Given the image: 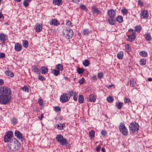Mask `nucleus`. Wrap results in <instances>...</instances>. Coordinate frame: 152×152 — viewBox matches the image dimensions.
I'll list each match as a JSON object with an SVG mask.
<instances>
[{
	"label": "nucleus",
	"mask_w": 152,
	"mask_h": 152,
	"mask_svg": "<svg viewBox=\"0 0 152 152\" xmlns=\"http://www.w3.org/2000/svg\"><path fill=\"white\" fill-rule=\"evenodd\" d=\"M11 90L5 86L0 87V103L5 105L8 104L11 99Z\"/></svg>",
	"instance_id": "nucleus-1"
},
{
	"label": "nucleus",
	"mask_w": 152,
	"mask_h": 152,
	"mask_svg": "<svg viewBox=\"0 0 152 152\" xmlns=\"http://www.w3.org/2000/svg\"><path fill=\"white\" fill-rule=\"evenodd\" d=\"M64 36L67 39H71L73 36V32L70 28H66L63 31Z\"/></svg>",
	"instance_id": "nucleus-2"
},
{
	"label": "nucleus",
	"mask_w": 152,
	"mask_h": 152,
	"mask_svg": "<svg viewBox=\"0 0 152 152\" xmlns=\"http://www.w3.org/2000/svg\"><path fill=\"white\" fill-rule=\"evenodd\" d=\"M13 135V132L11 131L7 132L4 137V141L5 142H10Z\"/></svg>",
	"instance_id": "nucleus-3"
},
{
	"label": "nucleus",
	"mask_w": 152,
	"mask_h": 152,
	"mask_svg": "<svg viewBox=\"0 0 152 152\" xmlns=\"http://www.w3.org/2000/svg\"><path fill=\"white\" fill-rule=\"evenodd\" d=\"M130 131L132 133L137 132L139 129V125L137 123L135 122L131 123L129 126Z\"/></svg>",
	"instance_id": "nucleus-4"
},
{
	"label": "nucleus",
	"mask_w": 152,
	"mask_h": 152,
	"mask_svg": "<svg viewBox=\"0 0 152 152\" xmlns=\"http://www.w3.org/2000/svg\"><path fill=\"white\" fill-rule=\"evenodd\" d=\"M56 140L58 142H60L62 145H67L68 143L67 140L66 139L64 138L63 136L61 134L57 135Z\"/></svg>",
	"instance_id": "nucleus-5"
},
{
	"label": "nucleus",
	"mask_w": 152,
	"mask_h": 152,
	"mask_svg": "<svg viewBox=\"0 0 152 152\" xmlns=\"http://www.w3.org/2000/svg\"><path fill=\"white\" fill-rule=\"evenodd\" d=\"M118 127L120 131L124 135L126 136L128 135V130L123 123H120Z\"/></svg>",
	"instance_id": "nucleus-6"
},
{
	"label": "nucleus",
	"mask_w": 152,
	"mask_h": 152,
	"mask_svg": "<svg viewBox=\"0 0 152 152\" xmlns=\"http://www.w3.org/2000/svg\"><path fill=\"white\" fill-rule=\"evenodd\" d=\"M20 146L18 142L17 143L12 142L9 146V148L12 151H15L19 148Z\"/></svg>",
	"instance_id": "nucleus-7"
},
{
	"label": "nucleus",
	"mask_w": 152,
	"mask_h": 152,
	"mask_svg": "<svg viewBox=\"0 0 152 152\" xmlns=\"http://www.w3.org/2000/svg\"><path fill=\"white\" fill-rule=\"evenodd\" d=\"M69 94L65 93L61 95L60 97V101L62 103H65L69 100L70 97H68Z\"/></svg>",
	"instance_id": "nucleus-8"
},
{
	"label": "nucleus",
	"mask_w": 152,
	"mask_h": 152,
	"mask_svg": "<svg viewBox=\"0 0 152 152\" xmlns=\"http://www.w3.org/2000/svg\"><path fill=\"white\" fill-rule=\"evenodd\" d=\"M149 15L148 12L146 10H142L140 12V16L141 18L142 19L147 18Z\"/></svg>",
	"instance_id": "nucleus-9"
},
{
	"label": "nucleus",
	"mask_w": 152,
	"mask_h": 152,
	"mask_svg": "<svg viewBox=\"0 0 152 152\" xmlns=\"http://www.w3.org/2000/svg\"><path fill=\"white\" fill-rule=\"evenodd\" d=\"M107 14L109 15V18H114L116 15V10L111 9L108 10Z\"/></svg>",
	"instance_id": "nucleus-10"
},
{
	"label": "nucleus",
	"mask_w": 152,
	"mask_h": 152,
	"mask_svg": "<svg viewBox=\"0 0 152 152\" xmlns=\"http://www.w3.org/2000/svg\"><path fill=\"white\" fill-rule=\"evenodd\" d=\"M8 39L7 36L3 33H0V40L2 42L3 44H4L5 42Z\"/></svg>",
	"instance_id": "nucleus-11"
},
{
	"label": "nucleus",
	"mask_w": 152,
	"mask_h": 152,
	"mask_svg": "<svg viewBox=\"0 0 152 152\" xmlns=\"http://www.w3.org/2000/svg\"><path fill=\"white\" fill-rule=\"evenodd\" d=\"M15 136L17 138L21 141L23 140V136L22 134L18 130H16L15 131L14 133Z\"/></svg>",
	"instance_id": "nucleus-12"
},
{
	"label": "nucleus",
	"mask_w": 152,
	"mask_h": 152,
	"mask_svg": "<svg viewBox=\"0 0 152 152\" xmlns=\"http://www.w3.org/2000/svg\"><path fill=\"white\" fill-rule=\"evenodd\" d=\"M91 10L92 12L96 15H98L99 13H100V11L98 9L95 5H93L91 7Z\"/></svg>",
	"instance_id": "nucleus-13"
},
{
	"label": "nucleus",
	"mask_w": 152,
	"mask_h": 152,
	"mask_svg": "<svg viewBox=\"0 0 152 152\" xmlns=\"http://www.w3.org/2000/svg\"><path fill=\"white\" fill-rule=\"evenodd\" d=\"M42 28V25L41 24H37L35 26V31L37 32H39L41 31Z\"/></svg>",
	"instance_id": "nucleus-14"
},
{
	"label": "nucleus",
	"mask_w": 152,
	"mask_h": 152,
	"mask_svg": "<svg viewBox=\"0 0 152 152\" xmlns=\"http://www.w3.org/2000/svg\"><path fill=\"white\" fill-rule=\"evenodd\" d=\"M108 23L111 25H114L116 23V20L114 18H108Z\"/></svg>",
	"instance_id": "nucleus-15"
},
{
	"label": "nucleus",
	"mask_w": 152,
	"mask_h": 152,
	"mask_svg": "<svg viewBox=\"0 0 152 152\" xmlns=\"http://www.w3.org/2000/svg\"><path fill=\"white\" fill-rule=\"evenodd\" d=\"M15 49L16 51H20L22 49V46L20 43H16L15 45Z\"/></svg>",
	"instance_id": "nucleus-16"
},
{
	"label": "nucleus",
	"mask_w": 152,
	"mask_h": 152,
	"mask_svg": "<svg viewBox=\"0 0 152 152\" xmlns=\"http://www.w3.org/2000/svg\"><path fill=\"white\" fill-rule=\"evenodd\" d=\"M50 25H54L55 26H57L60 24V23L58 22L56 19H53L50 22Z\"/></svg>",
	"instance_id": "nucleus-17"
},
{
	"label": "nucleus",
	"mask_w": 152,
	"mask_h": 152,
	"mask_svg": "<svg viewBox=\"0 0 152 152\" xmlns=\"http://www.w3.org/2000/svg\"><path fill=\"white\" fill-rule=\"evenodd\" d=\"M131 34L130 35H128L129 38L130 39L131 41H133L134 40L135 38V32H133V33H131Z\"/></svg>",
	"instance_id": "nucleus-18"
},
{
	"label": "nucleus",
	"mask_w": 152,
	"mask_h": 152,
	"mask_svg": "<svg viewBox=\"0 0 152 152\" xmlns=\"http://www.w3.org/2000/svg\"><path fill=\"white\" fill-rule=\"evenodd\" d=\"M32 71L36 73L39 74L41 71L40 69H39L37 66H34L32 67Z\"/></svg>",
	"instance_id": "nucleus-19"
},
{
	"label": "nucleus",
	"mask_w": 152,
	"mask_h": 152,
	"mask_svg": "<svg viewBox=\"0 0 152 152\" xmlns=\"http://www.w3.org/2000/svg\"><path fill=\"white\" fill-rule=\"evenodd\" d=\"M5 73L7 76H9L11 77H12L14 76L13 73L9 70L8 71H5Z\"/></svg>",
	"instance_id": "nucleus-20"
},
{
	"label": "nucleus",
	"mask_w": 152,
	"mask_h": 152,
	"mask_svg": "<svg viewBox=\"0 0 152 152\" xmlns=\"http://www.w3.org/2000/svg\"><path fill=\"white\" fill-rule=\"evenodd\" d=\"M96 97L94 94H91L89 96V99L90 102H94L96 100Z\"/></svg>",
	"instance_id": "nucleus-21"
},
{
	"label": "nucleus",
	"mask_w": 152,
	"mask_h": 152,
	"mask_svg": "<svg viewBox=\"0 0 152 152\" xmlns=\"http://www.w3.org/2000/svg\"><path fill=\"white\" fill-rule=\"evenodd\" d=\"M53 3L58 6H61L62 3V0H53Z\"/></svg>",
	"instance_id": "nucleus-22"
},
{
	"label": "nucleus",
	"mask_w": 152,
	"mask_h": 152,
	"mask_svg": "<svg viewBox=\"0 0 152 152\" xmlns=\"http://www.w3.org/2000/svg\"><path fill=\"white\" fill-rule=\"evenodd\" d=\"M55 67L59 71H62L63 70V66L61 64H58L56 65Z\"/></svg>",
	"instance_id": "nucleus-23"
},
{
	"label": "nucleus",
	"mask_w": 152,
	"mask_h": 152,
	"mask_svg": "<svg viewBox=\"0 0 152 152\" xmlns=\"http://www.w3.org/2000/svg\"><path fill=\"white\" fill-rule=\"evenodd\" d=\"M124 56V52L122 51H119L117 54V57L119 59H121L123 58Z\"/></svg>",
	"instance_id": "nucleus-24"
},
{
	"label": "nucleus",
	"mask_w": 152,
	"mask_h": 152,
	"mask_svg": "<svg viewBox=\"0 0 152 152\" xmlns=\"http://www.w3.org/2000/svg\"><path fill=\"white\" fill-rule=\"evenodd\" d=\"M48 69L46 67L42 66L41 68L42 73V74H45L48 72Z\"/></svg>",
	"instance_id": "nucleus-25"
},
{
	"label": "nucleus",
	"mask_w": 152,
	"mask_h": 152,
	"mask_svg": "<svg viewBox=\"0 0 152 152\" xmlns=\"http://www.w3.org/2000/svg\"><path fill=\"white\" fill-rule=\"evenodd\" d=\"M115 106L118 109H120L123 106V103L121 102H117L115 104Z\"/></svg>",
	"instance_id": "nucleus-26"
},
{
	"label": "nucleus",
	"mask_w": 152,
	"mask_h": 152,
	"mask_svg": "<svg viewBox=\"0 0 152 152\" xmlns=\"http://www.w3.org/2000/svg\"><path fill=\"white\" fill-rule=\"evenodd\" d=\"M78 100L80 103H83L84 102V99L82 95H79L78 97Z\"/></svg>",
	"instance_id": "nucleus-27"
},
{
	"label": "nucleus",
	"mask_w": 152,
	"mask_h": 152,
	"mask_svg": "<svg viewBox=\"0 0 152 152\" xmlns=\"http://www.w3.org/2000/svg\"><path fill=\"white\" fill-rule=\"evenodd\" d=\"M116 20L119 23H121L123 21V17L119 15L116 18Z\"/></svg>",
	"instance_id": "nucleus-28"
},
{
	"label": "nucleus",
	"mask_w": 152,
	"mask_h": 152,
	"mask_svg": "<svg viewBox=\"0 0 152 152\" xmlns=\"http://www.w3.org/2000/svg\"><path fill=\"white\" fill-rule=\"evenodd\" d=\"M52 73L56 76H57L60 74V71L57 69H54L52 70Z\"/></svg>",
	"instance_id": "nucleus-29"
},
{
	"label": "nucleus",
	"mask_w": 152,
	"mask_h": 152,
	"mask_svg": "<svg viewBox=\"0 0 152 152\" xmlns=\"http://www.w3.org/2000/svg\"><path fill=\"white\" fill-rule=\"evenodd\" d=\"M130 86L132 87H134L136 86L135 82L133 78H131L130 80Z\"/></svg>",
	"instance_id": "nucleus-30"
},
{
	"label": "nucleus",
	"mask_w": 152,
	"mask_h": 152,
	"mask_svg": "<svg viewBox=\"0 0 152 152\" xmlns=\"http://www.w3.org/2000/svg\"><path fill=\"white\" fill-rule=\"evenodd\" d=\"M146 63V59L145 58H142L140 61V64L141 66H144Z\"/></svg>",
	"instance_id": "nucleus-31"
},
{
	"label": "nucleus",
	"mask_w": 152,
	"mask_h": 152,
	"mask_svg": "<svg viewBox=\"0 0 152 152\" xmlns=\"http://www.w3.org/2000/svg\"><path fill=\"white\" fill-rule=\"evenodd\" d=\"M139 54L140 56L144 57H146L148 55L147 53L145 51H140L139 53Z\"/></svg>",
	"instance_id": "nucleus-32"
},
{
	"label": "nucleus",
	"mask_w": 152,
	"mask_h": 152,
	"mask_svg": "<svg viewBox=\"0 0 152 152\" xmlns=\"http://www.w3.org/2000/svg\"><path fill=\"white\" fill-rule=\"evenodd\" d=\"M57 128L60 129V130H62L63 129H64V127H65V124H58L57 125Z\"/></svg>",
	"instance_id": "nucleus-33"
},
{
	"label": "nucleus",
	"mask_w": 152,
	"mask_h": 152,
	"mask_svg": "<svg viewBox=\"0 0 152 152\" xmlns=\"http://www.w3.org/2000/svg\"><path fill=\"white\" fill-rule=\"evenodd\" d=\"M83 64L84 66L86 67L88 66L90 64V61L88 60H85L83 62Z\"/></svg>",
	"instance_id": "nucleus-34"
},
{
	"label": "nucleus",
	"mask_w": 152,
	"mask_h": 152,
	"mask_svg": "<svg viewBox=\"0 0 152 152\" xmlns=\"http://www.w3.org/2000/svg\"><path fill=\"white\" fill-rule=\"evenodd\" d=\"M23 46L25 48H26L28 46V42L27 40H23L22 42Z\"/></svg>",
	"instance_id": "nucleus-35"
},
{
	"label": "nucleus",
	"mask_w": 152,
	"mask_h": 152,
	"mask_svg": "<svg viewBox=\"0 0 152 152\" xmlns=\"http://www.w3.org/2000/svg\"><path fill=\"white\" fill-rule=\"evenodd\" d=\"M84 71V69L81 68H78L77 69V72L79 74L83 73Z\"/></svg>",
	"instance_id": "nucleus-36"
},
{
	"label": "nucleus",
	"mask_w": 152,
	"mask_h": 152,
	"mask_svg": "<svg viewBox=\"0 0 152 152\" xmlns=\"http://www.w3.org/2000/svg\"><path fill=\"white\" fill-rule=\"evenodd\" d=\"M107 100L109 102L111 103L113 101L114 99L113 97L110 96L107 98Z\"/></svg>",
	"instance_id": "nucleus-37"
},
{
	"label": "nucleus",
	"mask_w": 152,
	"mask_h": 152,
	"mask_svg": "<svg viewBox=\"0 0 152 152\" xmlns=\"http://www.w3.org/2000/svg\"><path fill=\"white\" fill-rule=\"evenodd\" d=\"M141 29V27L140 26H137L135 27V30L137 32H139Z\"/></svg>",
	"instance_id": "nucleus-38"
},
{
	"label": "nucleus",
	"mask_w": 152,
	"mask_h": 152,
	"mask_svg": "<svg viewBox=\"0 0 152 152\" xmlns=\"http://www.w3.org/2000/svg\"><path fill=\"white\" fill-rule=\"evenodd\" d=\"M95 132L93 130H92L89 132V135L92 138H94L95 136Z\"/></svg>",
	"instance_id": "nucleus-39"
},
{
	"label": "nucleus",
	"mask_w": 152,
	"mask_h": 152,
	"mask_svg": "<svg viewBox=\"0 0 152 152\" xmlns=\"http://www.w3.org/2000/svg\"><path fill=\"white\" fill-rule=\"evenodd\" d=\"M90 32L88 29H84L83 32V34L84 35H88L89 34Z\"/></svg>",
	"instance_id": "nucleus-40"
},
{
	"label": "nucleus",
	"mask_w": 152,
	"mask_h": 152,
	"mask_svg": "<svg viewBox=\"0 0 152 152\" xmlns=\"http://www.w3.org/2000/svg\"><path fill=\"white\" fill-rule=\"evenodd\" d=\"M145 39L146 41L148 42L151 40V36L150 34H146Z\"/></svg>",
	"instance_id": "nucleus-41"
},
{
	"label": "nucleus",
	"mask_w": 152,
	"mask_h": 152,
	"mask_svg": "<svg viewBox=\"0 0 152 152\" xmlns=\"http://www.w3.org/2000/svg\"><path fill=\"white\" fill-rule=\"evenodd\" d=\"M66 24L67 26H68L69 27H72V22L69 20H66Z\"/></svg>",
	"instance_id": "nucleus-42"
},
{
	"label": "nucleus",
	"mask_w": 152,
	"mask_h": 152,
	"mask_svg": "<svg viewBox=\"0 0 152 152\" xmlns=\"http://www.w3.org/2000/svg\"><path fill=\"white\" fill-rule=\"evenodd\" d=\"M101 133L103 137H107V131L105 130H102L101 131Z\"/></svg>",
	"instance_id": "nucleus-43"
},
{
	"label": "nucleus",
	"mask_w": 152,
	"mask_h": 152,
	"mask_svg": "<svg viewBox=\"0 0 152 152\" xmlns=\"http://www.w3.org/2000/svg\"><path fill=\"white\" fill-rule=\"evenodd\" d=\"M38 102L40 105L42 106L43 103V100L41 98H39L38 99Z\"/></svg>",
	"instance_id": "nucleus-44"
},
{
	"label": "nucleus",
	"mask_w": 152,
	"mask_h": 152,
	"mask_svg": "<svg viewBox=\"0 0 152 152\" xmlns=\"http://www.w3.org/2000/svg\"><path fill=\"white\" fill-rule=\"evenodd\" d=\"M80 8H81V9L84 10L86 12L87 11V9L86 7V6L83 4L82 5H81L80 6Z\"/></svg>",
	"instance_id": "nucleus-45"
},
{
	"label": "nucleus",
	"mask_w": 152,
	"mask_h": 152,
	"mask_svg": "<svg viewBox=\"0 0 152 152\" xmlns=\"http://www.w3.org/2000/svg\"><path fill=\"white\" fill-rule=\"evenodd\" d=\"M22 90L25 92H28V89L27 86H24L22 88Z\"/></svg>",
	"instance_id": "nucleus-46"
},
{
	"label": "nucleus",
	"mask_w": 152,
	"mask_h": 152,
	"mask_svg": "<svg viewBox=\"0 0 152 152\" xmlns=\"http://www.w3.org/2000/svg\"><path fill=\"white\" fill-rule=\"evenodd\" d=\"M121 12L124 15H126L128 13V10L126 9H123L121 10Z\"/></svg>",
	"instance_id": "nucleus-47"
},
{
	"label": "nucleus",
	"mask_w": 152,
	"mask_h": 152,
	"mask_svg": "<svg viewBox=\"0 0 152 152\" xmlns=\"http://www.w3.org/2000/svg\"><path fill=\"white\" fill-rule=\"evenodd\" d=\"M76 92H74L73 91H71L69 92V97H70L72 96H74L75 94V93H76Z\"/></svg>",
	"instance_id": "nucleus-48"
},
{
	"label": "nucleus",
	"mask_w": 152,
	"mask_h": 152,
	"mask_svg": "<svg viewBox=\"0 0 152 152\" xmlns=\"http://www.w3.org/2000/svg\"><path fill=\"white\" fill-rule=\"evenodd\" d=\"M85 79L84 77H83L81 79H79V82L80 84H83L84 83Z\"/></svg>",
	"instance_id": "nucleus-49"
},
{
	"label": "nucleus",
	"mask_w": 152,
	"mask_h": 152,
	"mask_svg": "<svg viewBox=\"0 0 152 152\" xmlns=\"http://www.w3.org/2000/svg\"><path fill=\"white\" fill-rule=\"evenodd\" d=\"M77 92H76V93H75V94L73 96V99L75 101H76L77 100Z\"/></svg>",
	"instance_id": "nucleus-50"
},
{
	"label": "nucleus",
	"mask_w": 152,
	"mask_h": 152,
	"mask_svg": "<svg viewBox=\"0 0 152 152\" xmlns=\"http://www.w3.org/2000/svg\"><path fill=\"white\" fill-rule=\"evenodd\" d=\"M55 110L56 112L59 111L61 110V108L58 106L55 107Z\"/></svg>",
	"instance_id": "nucleus-51"
},
{
	"label": "nucleus",
	"mask_w": 152,
	"mask_h": 152,
	"mask_svg": "<svg viewBox=\"0 0 152 152\" xmlns=\"http://www.w3.org/2000/svg\"><path fill=\"white\" fill-rule=\"evenodd\" d=\"M97 76L98 78L100 79L103 77V74L102 72L99 73H98Z\"/></svg>",
	"instance_id": "nucleus-52"
},
{
	"label": "nucleus",
	"mask_w": 152,
	"mask_h": 152,
	"mask_svg": "<svg viewBox=\"0 0 152 152\" xmlns=\"http://www.w3.org/2000/svg\"><path fill=\"white\" fill-rule=\"evenodd\" d=\"M28 3H29L28 2H27L24 0L23 2V5L25 7H28L29 5Z\"/></svg>",
	"instance_id": "nucleus-53"
},
{
	"label": "nucleus",
	"mask_w": 152,
	"mask_h": 152,
	"mask_svg": "<svg viewBox=\"0 0 152 152\" xmlns=\"http://www.w3.org/2000/svg\"><path fill=\"white\" fill-rule=\"evenodd\" d=\"M5 54L3 53H0V58H3L5 57Z\"/></svg>",
	"instance_id": "nucleus-54"
},
{
	"label": "nucleus",
	"mask_w": 152,
	"mask_h": 152,
	"mask_svg": "<svg viewBox=\"0 0 152 152\" xmlns=\"http://www.w3.org/2000/svg\"><path fill=\"white\" fill-rule=\"evenodd\" d=\"M124 101L125 103H129L131 102L130 99L129 98H125Z\"/></svg>",
	"instance_id": "nucleus-55"
},
{
	"label": "nucleus",
	"mask_w": 152,
	"mask_h": 152,
	"mask_svg": "<svg viewBox=\"0 0 152 152\" xmlns=\"http://www.w3.org/2000/svg\"><path fill=\"white\" fill-rule=\"evenodd\" d=\"M38 79L39 80H40L41 81H43L45 80V79L44 78V77L42 75H39V76Z\"/></svg>",
	"instance_id": "nucleus-56"
},
{
	"label": "nucleus",
	"mask_w": 152,
	"mask_h": 152,
	"mask_svg": "<svg viewBox=\"0 0 152 152\" xmlns=\"http://www.w3.org/2000/svg\"><path fill=\"white\" fill-rule=\"evenodd\" d=\"M12 121L14 124H15L17 123V119L15 118H12Z\"/></svg>",
	"instance_id": "nucleus-57"
},
{
	"label": "nucleus",
	"mask_w": 152,
	"mask_h": 152,
	"mask_svg": "<svg viewBox=\"0 0 152 152\" xmlns=\"http://www.w3.org/2000/svg\"><path fill=\"white\" fill-rule=\"evenodd\" d=\"M125 48L126 49L128 50H131V48L130 45L129 44H126L125 46Z\"/></svg>",
	"instance_id": "nucleus-58"
},
{
	"label": "nucleus",
	"mask_w": 152,
	"mask_h": 152,
	"mask_svg": "<svg viewBox=\"0 0 152 152\" xmlns=\"http://www.w3.org/2000/svg\"><path fill=\"white\" fill-rule=\"evenodd\" d=\"M101 148L100 146L99 145L97 146V147L96 148V150L97 152H99L100 151Z\"/></svg>",
	"instance_id": "nucleus-59"
},
{
	"label": "nucleus",
	"mask_w": 152,
	"mask_h": 152,
	"mask_svg": "<svg viewBox=\"0 0 152 152\" xmlns=\"http://www.w3.org/2000/svg\"><path fill=\"white\" fill-rule=\"evenodd\" d=\"M4 83V81L3 79H0V85H3Z\"/></svg>",
	"instance_id": "nucleus-60"
},
{
	"label": "nucleus",
	"mask_w": 152,
	"mask_h": 152,
	"mask_svg": "<svg viewBox=\"0 0 152 152\" xmlns=\"http://www.w3.org/2000/svg\"><path fill=\"white\" fill-rule=\"evenodd\" d=\"M43 117V114H42L39 117V119L40 120H41L42 118Z\"/></svg>",
	"instance_id": "nucleus-61"
},
{
	"label": "nucleus",
	"mask_w": 152,
	"mask_h": 152,
	"mask_svg": "<svg viewBox=\"0 0 152 152\" xmlns=\"http://www.w3.org/2000/svg\"><path fill=\"white\" fill-rule=\"evenodd\" d=\"M72 1L74 2L78 3L79 2L80 0H72Z\"/></svg>",
	"instance_id": "nucleus-62"
},
{
	"label": "nucleus",
	"mask_w": 152,
	"mask_h": 152,
	"mask_svg": "<svg viewBox=\"0 0 152 152\" xmlns=\"http://www.w3.org/2000/svg\"><path fill=\"white\" fill-rule=\"evenodd\" d=\"M129 31L131 32L132 33H133V32H135V31H134L133 29L132 28H130L129 30Z\"/></svg>",
	"instance_id": "nucleus-63"
},
{
	"label": "nucleus",
	"mask_w": 152,
	"mask_h": 152,
	"mask_svg": "<svg viewBox=\"0 0 152 152\" xmlns=\"http://www.w3.org/2000/svg\"><path fill=\"white\" fill-rule=\"evenodd\" d=\"M101 150L102 152H105V149L104 148H102Z\"/></svg>",
	"instance_id": "nucleus-64"
}]
</instances>
